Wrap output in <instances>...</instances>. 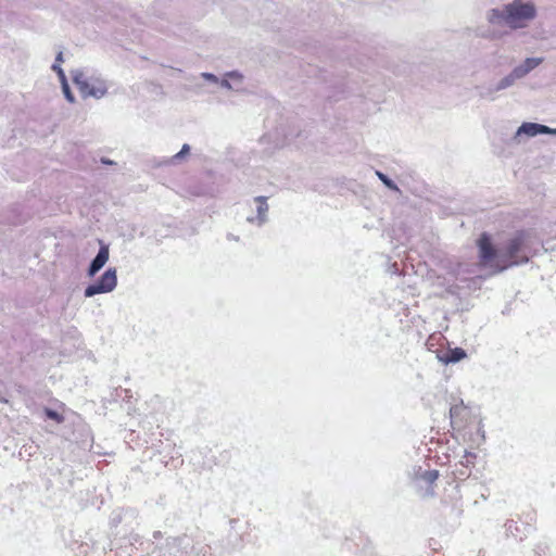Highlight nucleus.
Returning <instances> with one entry per match:
<instances>
[{"mask_svg":"<svg viewBox=\"0 0 556 556\" xmlns=\"http://www.w3.org/2000/svg\"><path fill=\"white\" fill-rule=\"evenodd\" d=\"M528 242L529 235L519 232L504 247L494 249L490 237L483 233L478 241L480 263L491 268L494 274L511 266L526 264L529 261Z\"/></svg>","mask_w":556,"mask_h":556,"instance_id":"obj_1","label":"nucleus"},{"mask_svg":"<svg viewBox=\"0 0 556 556\" xmlns=\"http://www.w3.org/2000/svg\"><path fill=\"white\" fill-rule=\"evenodd\" d=\"M538 16L533 0H513L501 8L486 12L485 18L491 25H506L513 30L527 28Z\"/></svg>","mask_w":556,"mask_h":556,"instance_id":"obj_2","label":"nucleus"},{"mask_svg":"<svg viewBox=\"0 0 556 556\" xmlns=\"http://www.w3.org/2000/svg\"><path fill=\"white\" fill-rule=\"evenodd\" d=\"M450 417L453 429L470 448L484 443L485 431L480 413L471 410L460 402L450 408Z\"/></svg>","mask_w":556,"mask_h":556,"instance_id":"obj_3","label":"nucleus"},{"mask_svg":"<svg viewBox=\"0 0 556 556\" xmlns=\"http://www.w3.org/2000/svg\"><path fill=\"white\" fill-rule=\"evenodd\" d=\"M72 77L83 98L102 99L108 93V81L93 71L75 70Z\"/></svg>","mask_w":556,"mask_h":556,"instance_id":"obj_4","label":"nucleus"},{"mask_svg":"<svg viewBox=\"0 0 556 556\" xmlns=\"http://www.w3.org/2000/svg\"><path fill=\"white\" fill-rule=\"evenodd\" d=\"M117 287V270L115 267L108 268L99 279L87 286L84 290L86 298H92L97 294L110 293Z\"/></svg>","mask_w":556,"mask_h":556,"instance_id":"obj_5","label":"nucleus"},{"mask_svg":"<svg viewBox=\"0 0 556 556\" xmlns=\"http://www.w3.org/2000/svg\"><path fill=\"white\" fill-rule=\"evenodd\" d=\"M517 80V77L514 76V73L510 71L496 83L482 87L479 96L482 99L494 101L501 91L511 88Z\"/></svg>","mask_w":556,"mask_h":556,"instance_id":"obj_6","label":"nucleus"},{"mask_svg":"<svg viewBox=\"0 0 556 556\" xmlns=\"http://www.w3.org/2000/svg\"><path fill=\"white\" fill-rule=\"evenodd\" d=\"M538 135H556V130L545 125L526 122L518 127L513 139L516 143H521L525 139Z\"/></svg>","mask_w":556,"mask_h":556,"instance_id":"obj_7","label":"nucleus"},{"mask_svg":"<svg viewBox=\"0 0 556 556\" xmlns=\"http://www.w3.org/2000/svg\"><path fill=\"white\" fill-rule=\"evenodd\" d=\"M252 204L254 205L255 208V215L247 216V222L257 227H262L268 220L269 206L267 203V198L255 197L253 199Z\"/></svg>","mask_w":556,"mask_h":556,"instance_id":"obj_8","label":"nucleus"},{"mask_svg":"<svg viewBox=\"0 0 556 556\" xmlns=\"http://www.w3.org/2000/svg\"><path fill=\"white\" fill-rule=\"evenodd\" d=\"M110 257V249L108 244H104L100 241V249L96 257L91 261L88 269L87 276L94 277L108 263Z\"/></svg>","mask_w":556,"mask_h":556,"instance_id":"obj_9","label":"nucleus"},{"mask_svg":"<svg viewBox=\"0 0 556 556\" xmlns=\"http://www.w3.org/2000/svg\"><path fill=\"white\" fill-rule=\"evenodd\" d=\"M543 61L544 59L540 56L527 58L520 64L515 66L511 70V72L514 73V76H516L518 80L522 79L538 66H540L543 63Z\"/></svg>","mask_w":556,"mask_h":556,"instance_id":"obj_10","label":"nucleus"},{"mask_svg":"<svg viewBox=\"0 0 556 556\" xmlns=\"http://www.w3.org/2000/svg\"><path fill=\"white\" fill-rule=\"evenodd\" d=\"M189 153H190V146L188 143H185L178 153L174 154L170 157H166V159L162 160L159 163V165L160 166H170V165L181 164L186 161Z\"/></svg>","mask_w":556,"mask_h":556,"instance_id":"obj_11","label":"nucleus"},{"mask_svg":"<svg viewBox=\"0 0 556 556\" xmlns=\"http://www.w3.org/2000/svg\"><path fill=\"white\" fill-rule=\"evenodd\" d=\"M227 77H229L232 91L237 93L245 92V88L243 87L244 75L239 71H230L227 72Z\"/></svg>","mask_w":556,"mask_h":556,"instance_id":"obj_12","label":"nucleus"},{"mask_svg":"<svg viewBox=\"0 0 556 556\" xmlns=\"http://www.w3.org/2000/svg\"><path fill=\"white\" fill-rule=\"evenodd\" d=\"M466 357V352L460 348H455L450 350L442 361L446 364L448 363H457Z\"/></svg>","mask_w":556,"mask_h":556,"instance_id":"obj_13","label":"nucleus"},{"mask_svg":"<svg viewBox=\"0 0 556 556\" xmlns=\"http://www.w3.org/2000/svg\"><path fill=\"white\" fill-rule=\"evenodd\" d=\"M63 53L60 51L55 58V62L52 65V70L58 74L60 80L66 79L65 73L61 67V63H63Z\"/></svg>","mask_w":556,"mask_h":556,"instance_id":"obj_14","label":"nucleus"},{"mask_svg":"<svg viewBox=\"0 0 556 556\" xmlns=\"http://www.w3.org/2000/svg\"><path fill=\"white\" fill-rule=\"evenodd\" d=\"M439 477L438 470H425L420 475V479H422L426 483L432 484Z\"/></svg>","mask_w":556,"mask_h":556,"instance_id":"obj_15","label":"nucleus"},{"mask_svg":"<svg viewBox=\"0 0 556 556\" xmlns=\"http://www.w3.org/2000/svg\"><path fill=\"white\" fill-rule=\"evenodd\" d=\"M61 85H62V91H63V94L65 97V99L70 102V103H73L75 101V98H74V94L72 93L71 89H70V86H68V83H67V79H64V80H60Z\"/></svg>","mask_w":556,"mask_h":556,"instance_id":"obj_16","label":"nucleus"},{"mask_svg":"<svg viewBox=\"0 0 556 556\" xmlns=\"http://www.w3.org/2000/svg\"><path fill=\"white\" fill-rule=\"evenodd\" d=\"M45 414L49 419H52L58 424H62L64 421V417L60 413L51 408H45Z\"/></svg>","mask_w":556,"mask_h":556,"instance_id":"obj_17","label":"nucleus"},{"mask_svg":"<svg viewBox=\"0 0 556 556\" xmlns=\"http://www.w3.org/2000/svg\"><path fill=\"white\" fill-rule=\"evenodd\" d=\"M379 179L391 190H397V186L384 174L381 172L376 173Z\"/></svg>","mask_w":556,"mask_h":556,"instance_id":"obj_18","label":"nucleus"},{"mask_svg":"<svg viewBox=\"0 0 556 556\" xmlns=\"http://www.w3.org/2000/svg\"><path fill=\"white\" fill-rule=\"evenodd\" d=\"M200 77L213 85H218L219 80H220V77L216 76L215 74L207 73V72L201 73Z\"/></svg>","mask_w":556,"mask_h":556,"instance_id":"obj_19","label":"nucleus"},{"mask_svg":"<svg viewBox=\"0 0 556 556\" xmlns=\"http://www.w3.org/2000/svg\"><path fill=\"white\" fill-rule=\"evenodd\" d=\"M218 86L226 90L232 91V86L229 77H227V72L220 77Z\"/></svg>","mask_w":556,"mask_h":556,"instance_id":"obj_20","label":"nucleus"},{"mask_svg":"<svg viewBox=\"0 0 556 556\" xmlns=\"http://www.w3.org/2000/svg\"><path fill=\"white\" fill-rule=\"evenodd\" d=\"M466 458V462L467 463H471V459L476 458V454L475 453H471V452H467L466 451V454L464 456Z\"/></svg>","mask_w":556,"mask_h":556,"instance_id":"obj_21","label":"nucleus"},{"mask_svg":"<svg viewBox=\"0 0 556 556\" xmlns=\"http://www.w3.org/2000/svg\"><path fill=\"white\" fill-rule=\"evenodd\" d=\"M481 36H482L483 38H489V39H494V38H496V35H495V34H489V35H486V34H482Z\"/></svg>","mask_w":556,"mask_h":556,"instance_id":"obj_22","label":"nucleus"}]
</instances>
